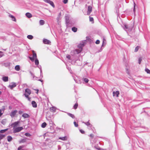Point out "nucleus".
Segmentation results:
<instances>
[{
	"label": "nucleus",
	"instance_id": "nucleus-52",
	"mask_svg": "<svg viewBox=\"0 0 150 150\" xmlns=\"http://www.w3.org/2000/svg\"><path fill=\"white\" fill-rule=\"evenodd\" d=\"M61 149V147L59 145L58 146V150H60Z\"/></svg>",
	"mask_w": 150,
	"mask_h": 150
},
{
	"label": "nucleus",
	"instance_id": "nucleus-41",
	"mask_svg": "<svg viewBox=\"0 0 150 150\" xmlns=\"http://www.w3.org/2000/svg\"><path fill=\"white\" fill-rule=\"evenodd\" d=\"M139 64H140L141 62V61H142V59L141 57H140L139 59Z\"/></svg>",
	"mask_w": 150,
	"mask_h": 150
},
{
	"label": "nucleus",
	"instance_id": "nucleus-58",
	"mask_svg": "<svg viewBox=\"0 0 150 150\" xmlns=\"http://www.w3.org/2000/svg\"><path fill=\"white\" fill-rule=\"evenodd\" d=\"M40 73L41 75H42V71L41 69H40Z\"/></svg>",
	"mask_w": 150,
	"mask_h": 150
},
{
	"label": "nucleus",
	"instance_id": "nucleus-46",
	"mask_svg": "<svg viewBox=\"0 0 150 150\" xmlns=\"http://www.w3.org/2000/svg\"><path fill=\"white\" fill-rule=\"evenodd\" d=\"M100 42V41L99 40H97L96 42V43L97 44H98Z\"/></svg>",
	"mask_w": 150,
	"mask_h": 150
},
{
	"label": "nucleus",
	"instance_id": "nucleus-33",
	"mask_svg": "<svg viewBox=\"0 0 150 150\" xmlns=\"http://www.w3.org/2000/svg\"><path fill=\"white\" fill-rule=\"evenodd\" d=\"M114 93H115V92H113V93L114 94ZM115 95H116V96L117 97H118V95L119 94V91H116L115 92Z\"/></svg>",
	"mask_w": 150,
	"mask_h": 150
},
{
	"label": "nucleus",
	"instance_id": "nucleus-37",
	"mask_svg": "<svg viewBox=\"0 0 150 150\" xmlns=\"http://www.w3.org/2000/svg\"><path fill=\"white\" fill-rule=\"evenodd\" d=\"M24 147L23 145L20 146L18 148V150H21V149Z\"/></svg>",
	"mask_w": 150,
	"mask_h": 150
},
{
	"label": "nucleus",
	"instance_id": "nucleus-57",
	"mask_svg": "<svg viewBox=\"0 0 150 150\" xmlns=\"http://www.w3.org/2000/svg\"><path fill=\"white\" fill-rule=\"evenodd\" d=\"M76 62H81L80 61V60H75V63H76Z\"/></svg>",
	"mask_w": 150,
	"mask_h": 150
},
{
	"label": "nucleus",
	"instance_id": "nucleus-13",
	"mask_svg": "<svg viewBox=\"0 0 150 150\" xmlns=\"http://www.w3.org/2000/svg\"><path fill=\"white\" fill-rule=\"evenodd\" d=\"M19 122L18 121L16 122L13 124H12V125L13 126V129L15 128V127H17L19 123Z\"/></svg>",
	"mask_w": 150,
	"mask_h": 150
},
{
	"label": "nucleus",
	"instance_id": "nucleus-29",
	"mask_svg": "<svg viewBox=\"0 0 150 150\" xmlns=\"http://www.w3.org/2000/svg\"><path fill=\"white\" fill-rule=\"evenodd\" d=\"M27 38L29 39L32 40L33 38V36L31 35H28L27 36Z\"/></svg>",
	"mask_w": 150,
	"mask_h": 150
},
{
	"label": "nucleus",
	"instance_id": "nucleus-44",
	"mask_svg": "<svg viewBox=\"0 0 150 150\" xmlns=\"http://www.w3.org/2000/svg\"><path fill=\"white\" fill-rule=\"evenodd\" d=\"M23 113V111L22 110H20L18 111V113L20 115H21Z\"/></svg>",
	"mask_w": 150,
	"mask_h": 150
},
{
	"label": "nucleus",
	"instance_id": "nucleus-60",
	"mask_svg": "<svg viewBox=\"0 0 150 150\" xmlns=\"http://www.w3.org/2000/svg\"><path fill=\"white\" fill-rule=\"evenodd\" d=\"M60 17H58L57 18V21H59V19H60Z\"/></svg>",
	"mask_w": 150,
	"mask_h": 150
},
{
	"label": "nucleus",
	"instance_id": "nucleus-39",
	"mask_svg": "<svg viewBox=\"0 0 150 150\" xmlns=\"http://www.w3.org/2000/svg\"><path fill=\"white\" fill-rule=\"evenodd\" d=\"M139 46H137L135 48L134 51L135 52H137L139 50Z\"/></svg>",
	"mask_w": 150,
	"mask_h": 150
},
{
	"label": "nucleus",
	"instance_id": "nucleus-56",
	"mask_svg": "<svg viewBox=\"0 0 150 150\" xmlns=\"http://www.w3.org/2000/svg\"><path fill=\"white\" fill-rule=\"evenodd\" d=\"M3 114V113H1V110L0 109V115H2Z\"/></svg>",
	"mask_w": 150,
	"mask_h": 150
},
{
	"label": "nucleus",
	"instance_id": "nucleus-18",
	"mask_svg": "<svg viewBox=\"0 0 150 150\" xmlns=\"http://www.w3.org/2000/svg\"><path fill=\"white\" fill-rule=\"evenodd\" d=\"M32 104L33 108H36L37 107V104L35 101H33L32 102Z\"/></svg>",
	"mask_w": 150,
	"mask_h": 150
},
{
	"label": "nucleus",
	"instance_id": "nucleus-31",
	"mask_svg": "<svg viewBox=\"0 0 150 150\" xmlns=\"http://www.w3.org/2000/svg\"><path fill=\"white\" fill-rule=\"evenodd\" d=\"M5 135L0 134V140L2 139L5 137Z\"/></svg>",
	"mask_w": 150,
	"mask_h": 150
},
{
	"label": "nucleus",
	"instance_id": "nucleus-51",
	"mask_svg": "<svg viewBox=\"0 0 150 150\" xmlns=\"http://www.w3.org/2000/svg\"><path fill=\"white\" fill-rule=\"evenodd\" d=\"M67 58L69 59H70L71 56L69 55H68L67 56Z\"/></svg>",
	"mask_w": 150,
	"mask_h": 150
},
{
	"label": "nucleus",
	"instance_id": "nucleus-34",
	"mask_svg": "<svg viewBox=\"0 0 150 150\" xmlns=\"http://www.w3.org/2000/svg\"><path fill=\"white\" fill-rule=\"evenodd\" d=\"M25 135L27 137H30L31 135L28 132L25 133Z\"/></svg>",
	"mask_w": 150,
	"mask_h": 150
},
{
	"label": "nucleus",
	"instance_id": "nucleus-30",
	"mask_svg": "<svg viewBox=\"0 0 150 150\" xmlns=\"http://www.w3.org/2000/svg\"><path fill=\"white\" fill-rule=\"evenodd\" d=\"M50 110L52 112H55V111L56 109L55 107H52L50 108Z\"/></svg>",
	"mask_w": 150,
	"mask_h": 150
},
{
	"label": "nucleus",
	"instance_id": "nucleus-11",
	"mask_svg": "<svg viewBox=\"0 0 150 150\" xmlns=\"http://www.w3.org/2000/svg\"><path fill=\"white\" fill-rule=\"evenodd\" d=\"M88 10L87 15H89L92 11V7L91 6H88Z\"/></svg>",
	"mask_w": 150,
	"mask_h": 150
},
{
	"label": "nucleus",
	"instance_id": "nucleus-38",
	"mask_svg": "<svg viewBox=\"0 0 150 150\" xmlns=\"http://www.w3.org/2000/svg\"><path fill=\"white\" fill-rule=\"evenodd\" d=\"M145 71L148 73L150 74V70L147 68H146L145 69Z\"/></svg>",
	"mask_w": 150,
	"mask_h": 150
},
{
	"label": "nucleus",
	"instance_id": "nucleus-55",
	"mask_svg": "<svg viewBox=\"0 0 150 150\" xmlns=\"http://www.w3.org/2000/svg\"><path fill=\"white\" fill-rule=\"evenodd\" d=\"M90 136L92 138H93V134H90Z\"/></svg>",
	"mask_w": 150,
	"mask_h": 150
},
{
	"label": "nucleus",
	"instance_id": "nucleus-3",
	"mask_svg": "<svg viewBox=\"0 0 150 150\" xmlns=\"http://www.w3.org/2000/svg\"><path fill=\"white\" fill-rule=\"evenodd\" d=\"M33 53V57H29L30 59L33 62L35 61V64L36 65H38L39 64V62L38 59L37 58V54L34 50L32 51Z\"/></svg>",
	"mask_w": 150,
	"mask_h": 150
},
{
	"label": "nucleus",
	"instance_id": "nucleus-35",
	"mask_svg": "<svg viewBox=\"0 0 150 150\" xmlns=\"http://www.w3.org/2000/svg\"><path fill=\"white\" fill-rule=\"evenodd\" d=\"M78 106V104L77 103H76L74 105V106H73V108L75 109H76L77 108Z\"/></svg>",
	"mask_w": 150,
	"mask_h": 150
},
{
	"label": "nucleus",
	"instance_id": "nucleus-16",
	"mask_svg": "<svg viewBox=\"0 0 150 150\" xmlns=\"http://www.w3.org/2000/svg\"><path fill=\"white\" fill-rule=\"evenodd\" d=\"M22 116L24 118H29L30 116L27 113H23L22 115Z\"/></svg>",
	"mask_w": 150,
	"mask_h": 150
},
{
	"label": "nucleus",
	"instance_id": "nucleus-15",
	"mask_svg": "<svg viewBox=\"0 0 150 150\" xmlns=\"http://www.w3.org/2000/svg\"><path fill=\"white\" fill-rule=\"evenodd\" d=\"M8 78L7 76H3L2 78V80L4 82H7L8 81Z\"/></svg>",
	"mask_w": 150,
	"mask_h": 150
},
{
	"label": "nucleus",
	"instance_id": "nucleus-22",
	"mask_svg": "<svg viewBox=\"0 0 150 150\" xmlns=\"http://www.w3.org/2000/svg\"><path fill=\"white\" fill-rule=\"evenodd\" d=\"M15 70L17 71H19L20 70V66L19 65H16L15 67Z\"/></svg>",
	"mask_w": 150,
	"mask_h": 150
},
{
	"label": "nucleus",
	"instance_id": "nucleus-21",
	"mask_svg": "<svg viewBox=\"0 0 150 150\" xmlns=\"http://www.w3.org/2000/svg\"><path fill=\"white\" fill-rule=\"evenodd\" d=\"M59 139H61L62 140L65 141L67 139V137L64 136L63 137H60L59 138Z\"/></svg>",
	"mask_w": 150,
	"mask_h": 150
},
{
	"label": "nucleus",
	"instance_id": "nucleus-1",
	"mask_svg": "<svg viewBox=\"0 0 150 150\" xmlns=\"http://www.w3.org/2000/svg\"><path fill=\"white\" fill-rule=\"evenodd\" d=\"M85 42H83L79 44L77 46L78 48L71 51V54L72 55L73 53L74 54H76L80 53L82 51L83 48L85 45Z\"/></svg>",
	"mask_w": 150,
	"mask_h": 150
},
{
	"label": "nucleus",
	"instance_id": "nucleus-63",
	"mask_svg": "<svg viewBox=\"0 0 150 150\" xmlns=\"http://www.w3.org/2000/svg\"><path fill=\"white\" fill-rule=\"evenodd\" d=\"M74 79V81H75L76 82V83H79V82H78L77 81L75 80V79ZM79 83H80V82H79Z\"/></svg>",
	"mask_w": 150,
	"mask_h": 150
},
{
	"label": "nucleus",
	"instance_id": "nucleus-17",
	"mask_svg": "<svg viewBox=\"0 0 150 150\" xmlns=\"http://www.w3.org/2000/svg\"><path fill=\"white\" fill-rule=\"evenodd\" d=\"M8 16L9 17L11 18H12V20L13 21L16 22V18H15V17L14 16H13L10 14H9Z\"/></svg>",
	"mask_w": 150,
	"mask_h": 150
},
{
	"label": "nucleus",
	"instance_id": "nucleus-27",
	"mask_svg": "<svg viewBox=\"0 0 150 150\" xmlns=\"http://www.w3.org/2000/svg\"><path fill=\"white\" fill-rule=\"evenodd\" d=\"M39 23L40 25H43L45 23V22L44 20H40L39 21Z\"/></svg>",
	"mask_w": 150,
	"mask_h": 150
},
{
	"label": "nucleus",
	"instance_id": "nucleus-48",
	"mask_svg": "<svg viewBox=\"0 0 150 150\" xmlns=\"http://www.w3.org/2000/svg\"><path fill=\"white\" fill-rule=\"evenodd\" d=\"M80 131V132L82 134H84L85 133V132L82 129H80L79 130Z\"/></svg>",
	"mask_w": 150,
	"mask_h": 150
},
{
	"label": "nucleus",
	"instance_id": "nucleus-53",
	"mask_svg": "<svg viewBox=\"0 0 150 150\" xmlns=\"http://www.w3.org/2000/svg\"><path fill=\"white\" fill-rule=\"evenodd\" d=\"M8 108H9V109L11 110L12 109V107L10 105V106H9Z\"/></svg>",
	"mask_w": 150,
	"mask_h": 150
},
{
	"label": "nucleus",
	"instance_id": "nucleus-43",
	"mask_svg": "<svg viewBox=\"0 0 150 150\" xmlns=\"http://www.w3.org/2000/svg\"><path fill=\"white\" fill-rule=\"evenodd\" d=\"M68 1V0H63V2L64 4H66L67 3Z\"/></svg>",
	"mask_w": 150,
	"mask_h": 150
},
{
	"label": "nucleus",
	"instance_id": "nucleus-25",
	"mask_svg": "<svg viewBox=\"0 0 150 150\" xmlns=\"http://www.w3.org/2000/svg\"><path fill=\"white\" fill-rule=\"evenodd\" d=\"M7 140L8 142L11 141L12 139V137L11 136H8L7 137Z\"/></svg>",
	"mask_w": 150,
	"mask_h": 150
},
{
	"label": "nucleus",
	"instance_id": "nucleus-10",
	"mask_svg": "<svg viewBox=\"0 0 150 150\" xmlns=\"http://www.w3.org/2000/svg\"><path fill=\"white\" fill-rule=\"evenodd\" d=\"M44 1L46 3H49L50 4L51 6H52L53 7H54V4L53 2L50 0H44Z\"/></svg>",
	"mask_w": 150,
	"mask_h": 150
},
{
	"label": "nucleus",
	"instance_id": "nucleus-5",
	"mask_svg": "<svg viewBox=\"0 0 150 150\" xmlns=\"http://www.w3.org/2000/svg\"><path fill=\"white\" fill-rule=\"evenodd\" d=\"M23 128L22 127H18L13 129V132L14 133L19 132L23 129Z\"/></svg>",
	"mask_w": 150,
	"mask_h": 150
},
{
	"label": "nucleus",
	"instance_id": "nucleus-23",
	"mask_svg": "<svg viewBox=\"0 0 150 150\" xmlns=\"http://www.w3.org/2000/svg\"><path fill=\"white\" fill-rule=\"evenodd\" d=\"M67 113L69 116L71 117L73 119L75 118V116L73 114L68 112H67Z\"/></svg>",
	"mask_w": 150,
	"mask_h": 150
},
{
	"label": "nucleus",
	"instance_id": "nucleus-9",
	"mask_svg": "<svg viewBox=\"0 0 150 150\" xmlns=\"http://www.w3.org/2000/svg\"><path fill=\"white\" fill-rule=\"evenodd\" d=\"M16 83L14 82H12L11 84L8 86V87L11 89H12L13 88L15 87L16 86Z\"/></svg>",
	"mask_w": 150,
	"mask_h": 150
},
{
	"label": "nucleus",
	"instance_id": "nucleus-12",
	"mask_svg": "<svg viewBox=\"0 0 150 150\" xmlns=\"http://www.w3.org/2000/svg\"><path fill=\"white\" fill-rule=\"evenodd\" d=\"M43 42L45 44H50L51 43L50 41L47 39H44Z\"/></svg>",
	"mask_w": 150,
	"mask_h": 150
},
{
	"label": "nucleus",
	"instance_id": "nucleus-19",
	"mask_svg": "<svg viewBox=\"0 0 150 150\" xmlns=\"http://www.w3.org/2000/svg\"><path fill=\"white\" fill-rule=\"evenodd\" d=\"M25 16H26L29 18H30L32 17V14L28 12L25 13Z\"/></svg>",
	"mask_w": 150,
	"mask_h": 150
},
{
	"label": "nucleus",
	"instance_id": "nucleus-54",
	"mask_svg": "<svg viewBox=\"0 0 150 150\" xmlns=\"http://www.w3.org/2000/svg\"><path fill=\"white\" fill-rule=\"evenodd\" d=\"M97 149L99 150H106L105 149H103L102 148H98Z\"/></svg>",
	"mask_w": 150,
	"mask_h": 150
},
{
	"label": "nucleus",
	"instance_id": "nucleus-61",
	"mask_svg": "<svg viewBox=\"0 0 150 150\" xmlns=\"http://www.w3.org/2000/svg\"><path fill=\"white\" fill-rule=\"evenodd\" d=\"M38 81H40L41 82H43V80L42 79H40L38 80Z\"/></svg>",
	"mask_w": 150,
	"mask_h": 150
},
{
	"label": "nucleus",
	"instance_id": "nucleus-32",
	"mask_svg": "<svg viewBox=\"0 0 150 150\" xmlns=\"http://www.w3.org/2000/svg\"><path fill=\"white\" fill-rule=\"evenodd\" d=\"M1 123L3 125H5L6 123V120L4 119L1 121Z\"/></svg>",
	"mask_w": 150,
	"mask_h": 150
},
{
	"label": "nucleus",
	"instance_id": "nucleus-64",
	"mask_svg": "<svg viewBox=\"0 0 150 150\" xmlns=\"http://www.w3.org/2000/svg\"><path fill=\"white\" fill-rule=\"evenodd\" d=\"M40 69H41V66H39L38 67Z\"/></svg>",
	"mask_w": 150,
	"mask_h": 150
},
{
	"label": "nucleus",
	"instance_id": "nucleus-28",
	"mask_svg": "<svg viewBox=\"0 0 150 150\" xmlns=\"http://www.w3.org/2000/svg\"><path fill=\"white\" fill-rule=\"evenodd\" d=\"M47 125V124L46 122H44L43 123L42 125H41V127H42V128H45L46 126Z\"/></svg>",
	"mask_w": 150,
	"mask_h": 150
},
{
	"label": "nucleus",
	"instance_id": "nucleus-45",
	"mask_svg": "<svg viewBox=\"0 0 150 150\" xmlns=\"http://www.w3.org/2000/svg\"><path fill=\"white\" fill-rule=\"evenodd\" d=\"M30 73L31 75V76L32 77H33V76H35L34 74H33L32 71H30Z\"/></svg>",
	"mask_w": 150,
	"mask_h": 150
},
{
	"label": "nucleus",
	"instance_id": "nucleus-7",
	"mask_svg": "<svg viewBox=\"0 0 150 150\" xmlns=\"http://www.w3.org/2000/svg\"><path fill=\"white\" fill-rule=\"evenodd\" d=\"M66 23L67 27H70V23L69 20V17L68 16H66L65 17Z\"/></svg>",
	"mask_w": 150,
	"mask_h": 150
},
{
	"label": "nucleus",
	"instance_id": "nucleus-50",
	"mask_svg": "<svg viewBox=\"0 0 150 150\" xmlns=\"http://www.w3.org/2000/svg\"><path fill=\"white\" fill-rule=\"evenodd\" d=\"M3 55V53L2 52H0V58Z\"/></svg>",
	"mask_w": 150,
	"mask_h": 150
},
{
	"label": "nucleus",
	"instance_id": "nucleus-20",
	"mask_svg": "<svg viewBox=\"0 0 150 150\" xmlns=\"http://www.w3.org/2000/svg\"><path fill=\"white\" fill-rule=\"evenodd\" d=\"M82 80L86 83H88L89 81L88 79L87 78L84 77H83L82 79Z\"/></svg>",
	"mask_w": 150,
	"mask_h": 150
},
{
	"label": "nucleus",
	"instance_id": "nucleus-2",
	"mask_svg": "<svg viewBox=\"0 0 150 150\" xmlns=\"http://www.w3.org/2000/svg\"><path fill=\"white\" fill-rule=\"evenodd\" d=\"M134 24L133 23L129 24H125L123 29L127 32V34L131 33L133 29Z\"/></svg>",
	"mask_w": 150,
	"mask_h": 150
},
{
	"label": "nucleus",
	"instance_id": "nucleus-62",
	"mask_svg": "<svg viewBox=\"0 0 150 150\" xmlns=\"http://www.w3.org/2000/svg\"><path fill=\"white\" fill-rule=\"evenodd\" d=\"M35 90H36L37 91V92H36V93H38V90L37 89H36Z\"/></svg>",
	"mask_w": 150,
	"mask_h": 150
},
{
	"label": "nucleus",
	"instance_id": "nucleus-36",
	"mask_svg": "<svg viewBox=\"0 0 150 150\" xmlns=\"http://www.w3.org/2000/svg\"><path fill=\"white\" fill-rule=\"evenodd\" d=\"M8 129H6L3 130H1L0 131V133H4L5 131L7 130Z\"/></svg>",
	"mask_w": 150,
	"mask_h": 150
},
{
	"label": "nucleus",
	"instance_id": "nucleus-6",
	"mask_svg": "<svg viewBox=\"0 0 150 150\" xmlns=\"http://www.w3.org/2000/svg\"><path fill=\"white\" fill-rule=\"evenodd\" d=\"M17 112L18 111L17 110H12L10 113V115L11 117H14Z\"/></svg>",
	"mask_w": 150,
	"mask_h": 150
},
{
	"label": "nucleus",
	"instance_id": "nucleus-14",
	"mask_svg": "<svg viewBox=\"0 0 150 150\" xmlns=\"http://www.w3.org/2000/svg\"><path fill=\"white\" fill-rule=\"evenodd\" d=\"M105 41H106V40H105V39L104 38H103V41L102 45L101 46V48L100 49V50L99 51V52H101L102 50V47L104 45H105L106 43L105 42Z\"/></svg>",
	"mask_w": 150,
	"mask_h": 150
},
{
	"label": "nucleus",
	"instance_id": "nucleus-4",
	"mask_svg": "<svg viewBox=\"0 0 150 150\" xmlns=\"http://www.w3.org/2000/svg\"><path fill=\"white\" fill-rule=\"evenodd\" d=\"M31 93V91L30 89L29 88H26L25 90V93L24 94L25 96L27 98H28L29 100L30 98L28 97L29 95H30Z\"/></svg>",
	"mask_w": 150,
	"mask_h": 150
},
{
	"label": "nucleus",
	"instance_id": "nucleus-59",
	"mask_svg": "<svg viewBox=\"0 0 150 150\" xmlns=\"http://www.w3.org/2000/svg\"><path fill=\"white\" fill-rule=\"evenodd\" d=\"M61 15V13H60L58 15V17H60Z\"/></svg>",
	"mask_w": 150,
	"mask_h": 150
},
{
	"label": "nucleus",
	"instance_id": "nucleus-49",
	"mask_svg": "<svg viewBox=\"0 0 150 150\" xmlns=\"http://www.w3.org/2000/svg\"><path fill=\"white\" fill-rule=\"evenodd\" d=\"M135 4L134 2V8H133V11L134 13L135 12Z\"/></svg>",
	"mask_w": 150,
	"mask_h": 150
},
{
	"label": "nucleus",
	"instance_id": "nucleus-24",
	"mask_svg": "<svg viewBox=\"0 0 150 150\" xmlns=\"http://www.w3.org/2000/svg\"><path fill=\"white\" fill-rule=\"evenodd\" d=\"M83 123L88 126H89L90 127L92 126V125L90 124L89 121H88L86 122H83Z\"/></svg>",
	"mask_w": 150,
	"mask_h": 150
},
{
	"label": "nucleus",
	"instance_id": "nucleus-47",
	"mask_svg": "<svg viewBox=\"0 0 150 150\" xmlns=\"http://www.w3.org/2000/svg\"><path fill=\"white\" fill-rule=\"evenodd\" d=\"M89 20L90 21H93V18L89 17Z\"/></svg>",
	"mask_w": 150,
	"mask_h": 150
},
{
	"label": "nucleus",
	"instance_id": "nucleus-42",
	"mask_svg": "<svg viewBox=\"0 0 150 150\" xmlns=\"http://www.w3.org/2000/svg\"><path fill=\"white\" fill-rule=\"evenodd\" d=\"M38 78V77L35 76H33V80H37V79Z\"/></svg>",
	"mask_w": 150,
	"mask_h": 150
},
{
	"label": "nucleus",
	"instance_id": "nucleus-26",
	"mask_svg": "<svg viewBox=\"0 0 150 150\" xmlns=\"http://www.w3.org/2000/svg\"><path fill=\"white\" fill-rule=\"evenodd\" d=\"M72 30L74 32H76L77 30V28L75 27H73L71 28Z\"/></svg>",
	"mask_w": 150,
	"mask_h": 150
},
{
	"label": "nucleus",
	"instance_id": "nucleus-8",
	"mask_svg": "<svg viewBox=\"0 0 150 150\" xmlns=\"http://www.w3.org/2000/svg\"><path fill=\"white\" fill-rule=\"evenodd\" d=\"M29 139L25 137L24 138L21 139L20 140H19L18 142L19 144H21V143H24L26 142L27 140Z\"/></svg>",
	"mask_w": 150,
	"mask_h": 150
},
{
	"label": "nucleus",
	"instance_id": "nucleus-40",
	"mask_svg": "<svg viewBox=\"0 0 150 150\" xmlns=\"http://www.w3.org/2000/svg\"><path fill=\"white\" fill-rule=\"evenodd\" d=\"M74 125L75 127H77L78 126V124L76 122L74 121Z\"/></svg>",
	"mask_w": 150,
	"mask_h": 150
}]
</instances>
